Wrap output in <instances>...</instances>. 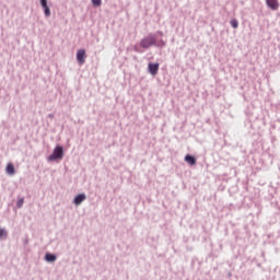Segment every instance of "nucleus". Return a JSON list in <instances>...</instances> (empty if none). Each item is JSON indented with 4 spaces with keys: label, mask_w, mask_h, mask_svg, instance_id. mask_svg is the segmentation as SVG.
Segmentation results:
<instances>
[{
    "label": "nucleus",
    "mask_w": 280,
    "mask_h": 280,
    "mask_svg": "<svg viewBox=\"0 0 280 280\" xmlns=\"http://www.w3.org/2000/svg\"><path fill=\"white\" fill-rule=\"evenodd\" d=\"M156 36H164L163 32L158 31L155 34L149 33L145 37L140 40V47L142 49H150V47H160L163 49L167 42L163 39H156Z\"/></svg>",
    "instance_id": "obj_1"
},
{
    "label": "nucleus",
    "mask_w": 280,
    "mask_h": 280,
    "mask_svg": "<svg viewBox=\"0 0 280 280\" xmlns=\"http://www.w3.org/2000/svg\"><path fill=\"white\" fill-rule=\"evenodd\" d=\"M65 158V148H62V145H57L52 153L47 158L48 162L51 161H62V159Z\"/></svg>",
    "instance_id": "obj_2"
},
{
    "label": "nucleus",
    "mask_w": 280,
    "mask_h": 280,
    "mask_svg": "<svg viewBox=\"0 0 280 280\" xmlns=\"http://www.w3.org/2000/svg\"><path fill=\"white\" fill-rule=\"evenodd\" d=\"M77 61L79 65H84V62H86V50L81 48L77 51Z\"/></svg>",
    "instance_id": "obj_3"
},
{
    "label": "nucleus",
    "mask_w": 280,
    "mask_h": 280,
    "mask_svg": "<svg viewBox=\"0 0 280 280\" xmlns=\"http://www.w3.org/2000/svg\"><path fill=\"white\" fill-rule=\"evenodd\" d=\"M159 67H160L159 62H155V63L150 62V63L148 65V71H149V73H150L151 75H159Z\"/></svg>",
    "instance_id": "obj_4"
},
{
    "label": "nucleus",
    "mask_w": 280,
    "mask_h": 280,
    "mask_svg": "<svg viewBox=\"0 0 280 280\" xmlns=\"http://www.w3.org/2000/svg\"><path fill=\"white\" fill-rule=\"evenodd\" d=\"M39 3L42 8L44 9V14L46 19H49L51 16V10L49 9V5L47 4V0H39Z\"/></svg>",
    "instance_id": "obj_5"
},
{
    "label": "nucleus",
    "mask_w": 280,
    "mask_h": 280,
    "mask_svg": "<svg viewBox=\"0 0 280 280\" xmlns=\"http://www.w3.org/2000/svg\"><path fill=\"white\" fill-rule=\"evenodd\" d=\"M266 5L269 10L277 11L279 10V0H266Z\"/></svg>",
    "instance_id": "obj_6"
},
{
    "label": "nucleus",
    "mask_w": 280,
    "mask_h": 280,
    "mask_svg": "<svg viewBox=\"0 0 280 280\" xmlns=\"http://www.w3.org/2000/svg\"><path fill=\"white\" fill-rule=\"evenodd\" d=\"M84 200H86V195L85 194H79L74 197L73 199V203L77 207H80V205H82V202H84Z\"/></svg>",
    "instance_id": "obj_7"
},
{
    "label": "nucleus",
    "mask_w": 280,
    "mask_h": 280,
    "mask_svg": "<svg viewBox=\"0 0 280 280\" xmlns=\"http://www.w3.org/2000/svg\"><path fill=\"white\" fill-rule=\"evenodd\" d=\"M5 172H7V174H9V176H14V174H16V170L14 168V164L9 163L5 167Z\"/></svg>",
    "instance_id": "obj_8"
},
{
    "label": "nucleus",
    "mask_w": 280,
    "mask_h": 280,
    "mask_svg": "<svg viewBox=\"0 0 280 280\" xmlns=\"http://www.w3.org/2000/svg\"><path fill=\"white\" fill-rule=\"evenodd\" d=\"M56 259H58V256H56L55 254H51V253H46V255H45L46 261H48L49 264H54V261H56Z\"/></svg>",
    "instance_id": "obj_9"
},
{
    "label": "nucleus",
    "mask_w": 280,
    "mask_h": 280,
    "mask_svg": "<svg viewBox=\"0 0 280 280\" xmlns=\"http://www.w3.org/2000/svg\"><path fill=\"white\" fill-rule=\"evenodd\" d=\"M184 161H186V163H188L190 165H196V156H194L191 154H187L185 156Z\"/></svg>",
    "instance_id": "obj_10"
},
{
    "label": "nucleus",
    "mask_w": 280,
    "mask_h": 280,
    "mask_svg": "<svg viewBox=\"0 0 280 280\" xmlns=\"http://www.w3.org/2000/svg\"><path fill=\"white\" fill-rule=\"evenodd\" d=\"M8 238V230L4 228H0V240H7Z\"/></svg>",
    "instance_id": "obj_11"
},
{
    "label": "nucleus",
    "mask_w": 280,
    "mask_h": 280,
    "mask_svg": "<svg viewBox=\"0 0 280 280\" xmlns=\"http://www.w3.org/2000/svg\"><path fill=\"white\" fill-rule=\"evenodd\" d=\"M230 24L234 30H237L240 27V22L235 19L231 20Z\"/></svg>",
    "instance_id": "obj_12"
},
{
    "label": "nucleus",
    "mask_w": 280,
    "mask_h": 280,
    "mask_svg": "<svg viewBox=\"0 0 280 280\" xmlns=\"http://www.w3.org/2000/svg\"><path fill=\"white\" fill-rule=\"evenodd\" d=\"M24 202H25V199H24V198H20V199L16 201V207H18V209H22Z\"/></svg>",
    "instance_id": "obj_13"
},
{
    "label": "nucleus",
    "mask_w": 280,
    "mask_h": 280,
    "mask_svg": "<svg viewBox=\"0 0 280 280\" xmlns=\"http://www.w3.org/2000/svg\"><path fill=\"white\" fill-rule=\"evenodd\" d=\"M92 4L100 8V5H102V0H92Z\"/></svg>",
    "instance_id": "obj_14"
},
{
    "label": "nucleus",
    "mask_w": 280,
    "mask_h": 280,
    "mask_svg": "<svg viewBox=\"0 0 280 280\" xmlns=\"http://www.w3.org/2000/svg\"><path fill=\"white\" fill-rule=\"evenodd\" d=\"M133 51H136L137 54L141 52V50H139V48L137 46L133 47Z\"/></svg>",
    "instance_id": "obj_15"
},
{
    "label": "nucleus",
    "mask_w": 280,
    "mask_h": 280,
    "mask_svg": "<svg viewBox=\"0 0 280 280\" xmlns=\"http://www.w3.org/2000/svg\"><path fill=\"white\" fill-rule=\"evenodd\" d=\"M49 119H54V114H48Z\"/></svg>",
    "instance_id": "obj_16"
},
{
    "label": "nucleus",
    "mask_w": 280,
    "mask_h": 280,
    "mask_svg": "<svg viewBox=\"0 0 280 280\" xmlns=\"http://www.w3.org/2000/svg\"><path fill=\"white\" fill-rule=\"evenodd\" d=\"M28 242H30V241L26 240V241H25V244H28Z\"/></svg>",
    "instance_id": "obj_17"
}]
</instances>
